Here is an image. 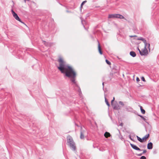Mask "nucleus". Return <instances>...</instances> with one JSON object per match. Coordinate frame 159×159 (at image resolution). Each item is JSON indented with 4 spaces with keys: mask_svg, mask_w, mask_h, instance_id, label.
<instances>
[{
    "mask_svg": "<svg viewBox=\"0 0 159 159\" xmlns=\"http://www.w3.org/2000/svg\"><path fill=\"white\" fill-rule=\"evenodd\" d=\"M59 65L57 67L61 73H64L65 75L71 78L72 82L75 83L76 72L75 69L71 66L67 64L64 58L59 57L57 60Z\"/></svg>",
    "mask_w": 159,
    "mask_h": 159,
    "instance_id": "obj_1",
    "label": "nucleus"
},
{
    "mask_svg": "<svg viewBox=\"0 0 159 159\" xmlns=\"http://www.w3.org/2000/svg\"><path fill=\"white\" fill-rule=\"evenodd\" d=\"M138 39L142 40L144 43V45H143V46L140 45L138 48L140 54L142 56L147 55L148 54V52L146 48L147 44L146 40L143 38L139 39Z\"/></svg>",
    "mask_w": 159,
    "mask_h": 159,
    "instance_id": "obj_2",
    "label": "nucleus"
},
{
    "mask_svg": "<svg viewBox=\"0 0 159 159\" xmlns=\"http://www.w3.org/2000/svg\"><path fill=\"white\" fill-rule=\"evenodd\" d=\"M108 18H118L120 19H124L126 20V19L122 15L117 14H109L108 16Z\"/></svg>",
    "mask_w": 159,
    "mask_h": 159,
    "instance_id": "obj_3",
    "label": "nucleus"
},
{
    "mask_svg": "<svg viewBox=\"0 0 159 159\" xmlns=\"http://www.w3.org/2000/svg\"><path fill=\"white\" fill-rule=\"evenodd\" d=\"M12 12L13 16L14 18L17 20H18L20 22H21L20 19L18 16L17 14H16L13 10H12Z\"/></svg>",
    "mask_w": 159,
    "mask_h": 159,
    "instance_id": "obj_4",
    "label": "nucleus"
},
{
    "mask_svg": "<svg viewBox=\"0 0 159 159\" xmlns=\"http://www.w3.org/2000/svg\"><path fill=\"white\" fill-rule=\"evenodd\" d=\"M67 143L68 144H71L74 143L72 138L70 136H68L67 138Z\"/></svg>",
    "mask_w": 159,
    "mask_h": 159,
    "instance_id": "obj_5",
    "label": "nucleus"
},
{
    "mask_svg": "<svg viewBox=\"0 0 159 159\" xmlns=\"http://www.w3.org/2000/svg\"><path fill=\"white\" fill-rule=\"evenodd\" d=\"M68 145L73 150L75 151V150L76 147L74 142L73 143L68 144Z\"/></svg>",
    "mask_w": 159,
    "mask_h": 159,
    "instance_id": "obj_6",
    "label": "nucleus"
},
{
    "mask_svg": "<svg viewBox=\"0 0 159 159\" xmlns=\"http://www.w3.org/2000/svg\"><path fill=\"white\" fill-rule=\"evenodd\" d=\"M130 145L131 147L134 149L137 150H139V151L140 150V149L139 148H138L135 145H134L131 144V143L130 144Z\"/></svg>",
    "mask_w": 159,
    "mask_h": 159,
    "instance_id": "obj_7",
    "label": "nucleus"
},
{
    "mask_svg": "<svg viewBox=\"0 0 159 159\" xmlns=\"http://www.w3.org/2000/svg\"><path fill=\"white\" fill-rule=\"evenodd\" d=\"M149 137V134H148L146 135H145L143 138L142 140H143L144 142L146 141L147 139Z\"/></svg>",
    "mask_w": 159,
    "mask_h": 159,
    "instance_id": "obj_8",
    "label": "nucleus"
},
{
    "mask_svg": "<svg viewBox=\"0 0 159 159\" xmlns=\"http://www.w3.org/2000/svg\"><path fill=\"white\" fill-rule=\"evenodd\" d=\"M147 148L149 149H152V143L151 142L148 143V144Z\"/></svg>",
    "mask_w": 159,
    "mask_h": 159,
    "instance_id": "obj_9",
    "label": "nucleus"
},
{
    "mask_svg": "<svg viewBox=\"0 0 159 159\" xmlns=\"http://www.w3.org/2000/svg\"><path fill=\"white\" fill-rule=\"evenodd\" d=\"M98 50L99 52V53L102 55V51H101V48L99 44V43L98 42Z\"/></svg>",
    "mask_w": 159,
    "mask_h": 159,
    "instance_id": "obj_10",
    "label": "nucleus"
},
{
    "mask_svg": "<svg viewBox=\"0 0 159 159\" xmlns=\"http://www.w3.org/2000/svg\"><path fill=\"white\" fill-rule=\"evenodd\" d=\"M111 135L110 133L107 132H106L104 134V136L106 138H108L110 137Z\"/></svg>",
    "mask_w": 159,
    "mask_h": 159,
    "instance_id": "obj_11",
    "label": "nucleus"
},
{
    "mask_svg": "<svg viewBox=\"0 0 159 159\" xmlns=\"http://www.w3.org/2000/svg\"><path fill=\"white\" fill-rule=\"evenodd\" d=\"M130 54L131 56H132L133 57H135L136 56V54L133 51L130 52Z\"/></svg>",
    "mask_w": 159,
    "mask_h": 159,
    "instance_id": "obj_12",
    "label": "nucleus"
},
{
    "mask_svg": "<svg viewBox=\"0 0 159 159\" xmlns=\"http://www.w3.org/2000/svg\"><path fill=\"white\" fill-rule=\"evenodd\" d=\"M137 139L140 142L143 143L144 142V141L143 140H142V139H141L138 136H137Z\"/></svg>",
    "mask_w": 159,
    "mask_h": 159,
    "instance_id": "obj_13",
    "label": "nucleus"
},
{
    "mask_svg": "<svg viewBox=\"0 0 159 159\" xmlns=\"http://www.w3.org/2000/svg\"><path fill=\"white\" fill-rule=\"evenodd\" d=\"M140 108L141 112L143 114H144L145 113V111L143 109L142 107V106H140Z\"/></svg>",
    "mask_w": 159,
    "mask_h": 159,
    "instance_id": "obj_14",
    "label": "nucleus"
},
{
    "mask_svg": "<svg viewBox=\"0 0 159 159\" xmlns=\"http://www.w3.org/2000/svg\"><path fill=\"white\" fill-rule=\"evenodd\" d=\"M105 102L107 104V105L108 106V107H109L110 105L109 104L107 100V98L105 97Z\"/></svg>",
    "mask_w": 159,
    "mask_h": 159,
    "instance_id": "obj_15",
    "label": "nucleus"
},
{
    "mask_svg": "<svg viewBox=\"0 0 159 159\" xmlns=\"http://www.w3.org/2000/svg\"><path fill=\"white\" fill-rule=\"evenodd\" d=\"M126 110L128 111H130V110H131L132 109V108L129 107H127L126 108Z\"/></svg>",
    "mask_w": 159,
    "mask_h": 159,
    "instance_id": "obj_16",
    "label": "nucleus"
},
{
    "mask_svg": "<svg viewBox=\"0 0 159 159\" xmlns=\"http://www.w3.org/2000/svg\"><path fill=\"white\" fill-rule=\"evenodd\" d=\"M84 135L82 132H81L80 133V138L81 139H84Z\"/></svg>",
    "mask_w": 159,
    "mask_h": 159,
    "instance_id": "obj_17",
    "label": "nucleus"
},
{
    "mask_svg": "<svg viewBox=\"0 0 159 159\" xmlns=\"http://www.w3.org/2000/svg\"><path fill=\"white\" fill-rule=\"evenodd\" d=\"M106 63L108 65H111V63L109 61H108L107 60H106Z\"/></svg>",
    "mask_w": 159,
    "mask_h": 159,
    "instance_id": "obj_18",
    "label": "nucleus"
},
{
    "mask_svg": "<svg viewBox=\"0 0 159 159\" xmlns=\"http://www.w3.org/2000/svg\"><path fill=\"white\" fill-rule=\"evenodd\" d=\"M146 152H147V151H146V150H143V153H141V154H139V156H141L142 154L146 153Z\"/></svg>",
    "mask_w": 159,
    "mask_h": 159,
    "instance_id": "obj_19",
    "label": "nucleus"
},
{
    "mask_svg": "<svg viewBox=\"0 0 159 159\" xmlns=\"http://www.w3.org/2000/svg\"><path fill=\"white\" fill-rule=\"evenodd\" d=\"M119 103L122 106H123L124 105V103L120 101L119 102Z\"/></svg>",
    "mask_w": 159,
    "mask_h": 159,
    "instance_id": "obj_20",
    "label": "nucleus"
},
{
    "mask_svg": "<svg viewBox=\"0 0 159 159\" xmlns=\"http://www.w3.org/2000/svg\"><path fill=\"white\" fill-rule=\"evenodd\" d=\"M87 2L86 1H84V2H82V3L81 4V7H82V6L86 2Z\"/></svg>",
    "mask_w": 159,
    "mask_h": 159,
    "instance_id": "obj_21",
    "label": "nucleus"
},
{
    "mask_svg": "<svg viewBox=\"0 0 159 159\" xmlns=\"http://www.w3.org/2000/svg\"><path fill=\"white\" fill-rule=\"evenodd\" d=\"M140 159H146V157L145 156H143L140 157Z\"/></svg>",
    "mask_w": 159,
    "mask_h": 159,
    "instance_id": "obj_22",
    "label": "nucleus"
},
{
    "mask_svg": "<svg viewBox=\"0 0 159 159\" xmlns=\"http://www.w3.org/2000/svg\"><path fill=\"white\" fill-rule=\"evenodd\" d=\"M141 79L142 80L144 81V82H145L146 81V80L145 79V78H144L143 77H142L141 78Z\"/></svg>",
    "mask_w": 159,
    "mask_h": 159,
    "instance_id": "obj_23",
    "label": "nucleus"
},
{
    "mask_svg": "<svg viewBox=\"0 0 159 159\" xmlns=\"http://www.w3.org/2000/svg\"><path fill=\"white\" fill-rule=\"evenodd\" d=\"M136 81H137V82H139L140 81V80H139V79L137 77V78H136Z\"/></svg>",
    "mask_w": 159,
    "mask_h": 159,
    "instance_id": "obj_24",
    "label": "nucleus"
},
{
    "mask_svg": "<svg viewBox=\"0 0 159 159\" xmlns=\"http://www.w3.org/2000/svg\"><path fill=\"white\" fill-rule=\"evenodd\" d=\"M140 116L143 120L145 121L146 120L143 117L141 116Z\"/></svg>",
    "mask_w": 159,
    "mask_h": 159,
    "instance_id": "obj_25",
    "label": "nucleus"
},
{
    "mask_svg": "<svg viewBox=\"0 0 159 159\" xmlns=\"http://www.w3.org/2000/svg\"><path fill=\"white\" fill-rule=\"evenodd\" d=\"M114 100H112L111 101V105H112V104H113V102L114 101Z\"/></svg>",
    "mask_w": 159,
    "mask_h": 159,
    "instance_id": "obj_26",
    "label": "nucleus"
},
{
    "mask_svg": "<svg viewBox=\"0 0 159 159\" xmlns=\"http://www.w3.org/2000/svg\"><path fill=\"white\" fill-rule=\"evenodd\" d=\"M123 123H121L120 124V125L121 126H123Z\"/></svg>",
    "mask_w": 159,
    "mask_h": 159,
    "instance_id": "obj_27",
    "label": "nucleus"
},
{
    "mask_svg": "<svg viewBox=\"0 0 159 159\" xmlns=\"http://www.w3.org/2000/svg\"><path fill=\"white\" fill-rule=\"evenodd\" d=\"M24 0L25 2H26V1H29L30 0Z\"/></svg>",
    "mask_w": 159,
    "mask_h": 159,
    "instance_id": "obj_28",
    "label": "nucleus"
},
{
    "mask_svg": "<svg viewBox=\"0 0 159 159\" xmlns=\"http://www.w3.org/2000/svg\"><path fill=\"white\" fill-rule=\"evenodd\" d=\"M129 138H130V139L131 140H132V139L131 138L130 136V137H129Z\"/></svg>",
    "mask_w": 159,
    "mask_h": 159,
    "instance_id": "obj_29",
    "label": "nucleus"
},
{
    "mask_svg": "<svg viewBox=\"0 0 159 159\" xmlns=\"http://www.w3.org/2000/svg\"><path fill=\"white\" fill-rule=\"evenodd\" d=\"M115 97H113V99L112 100H115Z\"/></svg>",
    "mask_w": 159,
    "mask_h": 159,
    "instance_id": "obj_30",
    "label": "nucleus"
},
{
    "mask_svg": "<svg viewBox=\"0 0 159 159\" xmlns=\"http://www.w3.org/2000/svg\"><path fill=\"white\" fill-rule=\"evenodd\" d=\"M131 37H134V36H130Z\"/></svg>",
    "mask_w": 159,
    "mask_h": 159,
    "instance_id": "obj_31",
    "label": "nucleus"
},
{
    "mask_svg": "<svg viewBox=\"0 0 159 159\" xmlns=\"http://www.w3.org/2000/svg\"><path fill=\"white\" fill-rule=\"evenodd\" d=\"M148 46H149H149H150V44H148Z\"/></svg>",
    "mask_w": 159,
    "mask_h": 159,
    "instance_id": "obj_32",
    "label": "nucleus"
}]
</instances>
